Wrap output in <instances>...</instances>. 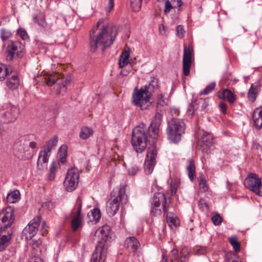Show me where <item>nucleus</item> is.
Here are the masks:
<instances>
[{"label":"nucleus","mask_w":262,"mask_h":262,"mask_svg":"<svg viewBox=\"0 0 262 262\" xmlns=\"http://www.w3.org/2000/svg\"><path fill=\"white\" fill-rule=\"evenodd\" d=\"M103 20L100 19L90 32V50L93 52H102L106 48L109 47L114 42L117 32L116 28L108 30V26L101 25Z\"/></svg>","instance_id":"nucleus-1"},{"label":"nucleus","mask_w":262,"mask_h":262,"mask_svg":"<svg viewBox=\"0 0 262 262\" xmlns=\"http://www.w3.org/2000/svg\"><path fill=\"white\" fill-rule=\"evenodd\" d=\"M125 185H121L112 192L111 199L107 202L106 206V211L110 216L116 214L120 204L124 205L126 203L128 198L125 194Z\"/></svg>","instance_id":"nucleus-2"},{"label":"nucleus","mask_w":262,"mask_h":262,"mask_svg":"<svg viewBox=\"0 0 262 262\" xmlns=\"http://www.w3.org/2000/svg\"><path fill=\"white\" fill-rule=\"evenodd\" d=\"M146 130V125L140 124L132 131V145L137 153L142 152L147 146Z\"/></svg>","instance_id":"nucleus-3"},{"label":"nucleus","mask_w":262,"mask_h":262,"mask_svg":"<svg viewBox=\"0 0 262 262\" xmlns=\"http://www.w3.org/2000/svg\"><path fill=\"white\" fill-rule=\"evenodd\" d=\"M185 125L183 120L173 118L168 122L167 134L168 139L174 143H178L184 133Z\"/></svg>","instance_id":"nucleus-4"},{"label":"nucleus","mask_w":262,"mask_h":262,"mask_svg":"<svg viewBox=\"0 0 262 262\" xmlns=\"http://www.w3.org/2000/svg\"><path fill=\"white\" fill-rule=\"evenodd\" d=\"M58 137L56 135L48 141L40 150L37 161V168L43 171L47 168V163L52 149L57 145Z\"/></svg>","instance_id":"nucleus-5"},{"label":"nucleus","mask_w":262,"mask_h":262,"mask_svg":"<svg viewBox=\"0 0 262 262\" xmlns=\"http://www.w3.org/2000/svg\"><path fill=\"white\" fill-rule=\"evenodd\" d=\"M132 97L134 104L142 110L147 109L151 103L147 85L142 86L139 89L135 88Z\"/></svg>","instance_id":"nucleus-6"},{"label":"nucleus","mask_w":262,"mask_h":262,"mask_svg":"<svg viewBox=\"0 0 262 262\" xmlns=\"http://www.w3.org/2000/svg\"><path fill=\"white\" fill-rule=\"evenodd\" d=\"M4 47L7 61H12L15 57H23L25 47L20 42L8 40L5 43Z\"/></svg>","instance_id":"nucleus-7"},{"label":"nucleus","mask_w":262,"mask_h":262,"mask_svg":"<svg viewBox=\"0 0 262 262\" xmlns=\"http://www.w3.org/2000/svg\"><path fill=\"white\" fill-rule=\"evenodd\" d=\"M61 79V83L59 84V88L57 90V93L63 95L67 91V85L69 83L71 80L67 78H64L62 75L59 73H56L48 75L47 77L45 78L46 84L49 86L53 85L58 80Z\"/></svg>","instance_id":"nucleus-8"},{"label":"nucleus","mask_w":262,"mask_h":262,"mask_svg":"<svg viewBox=\"0 0 262 262\" xmlns=\"http://www.w3.org/2000/svg\"><path fill=\"white\" fill-rule=\"evenodd\" d=\"M19 115V110L16 106L6 104L4 106L0 116L1 121L4 123H9L15 121Z\"/></svg>","instance_id":"nucleus-9"},{"label":"nucleus","mask_w":262,"mask_h":262,"mask_svg":"<svg viewBox=\"0 0 262 262\" xmlns=\"http://www.w3.org/2000/svg\"><path fill=\"white\" fill-rule=\"evenodd\" d=\"M79 173L78 170L74 167L68 170L63 182V185L68 191H72L77 187Z\"/></svg>","instance_id":"nucleus-10"},{"label":"nucleus","mask_w":262,"mask_h":262,"mask_svg":"<svg viewBox=\"0 0 262 262\" xmlns=\"http://www.w3.org/2000/svg\"><path fill=\"white\" fill-rule=\"evenodd\" d=\"M245 185L256 194L262 196V182L255 173H250L245 180Z\"/></svg>","instance_id":"nucleus-11"},{"label":"nucleus","mask_w":262,"mask_h":262,"mask_svg":"<svg viewBox=\"0 0 262 262\" xmlns=\"http://www.w3.org/2000/svg\"><path fill=\"white\" fill-rule=\"evenodd\" d=\"M162 204L163 210L165 213L167 211L169 207V202L167 201L165 195L162 193H158L155 196L154 203L152 205L151 213L154 215H160L161 213V209L158 208L160 207V204Z\"/></svg>","instance_id":"nucleus-12"},{"label":"nucleus","mask_w":262,"mask_h":262,"mask_svg":"<svg viewBox=\"0 0 262 262\" xmlns=\"http://www.w3.org/2000/svg\"><path fill=\"white\" fill-rule=\"evenodd\" d=\"M157 150L154 144L148 148L146 159L145 161V172L147 174H150L154 168L156 161Z\"/></svg>","instance_id":"nucleus-13"},{"label":"nucleus","mask_w":262,"mask_h":262,"mask_svg":"<svg viewBox=\"0 0 262 262\" xmlns=\"http://www.w3.org/2000/svg\"><path fill=\"white\" fill-rule=\"evenodd\" d=\"M193 53V50L192 47L190 45L187 47L184 45L183 58V73L185 76H188L189 74Z\"/></svg>","instance_id":"nucleus-14"},{"label":"nucleus","mask_w":262,"mask_h":262,"mask_svg":"<svg viewBox=\"0 0 262 262\" xmlns=\"http://www.w3.org/2000/svg\"><path fill=\"white\" fill-rule=\"evenodd\" d=\"M41 222V217L38 216L31 220L23 230V234L26 238L31 239L35 235Z\"/></svg>","instance_id":"nucleus-15"},{"label":"nucleus","mask_w":262,"mask_h":262,"mask_svg":"<svg viewBox=\"0 0 262 262\" xmlns=\"http://www.w3.org/2000/svg\"><path fill=\"white\" fill-rule=\"evenodd\" d=\"M82 206V199L78 196L75 208L73 210L71 213L72 217V226L74 230H76L79 227L81 223L82 216L81 215V209Z\"/></svg>","instance_id":"nucleus-16"},{"label":"nucleus","mask_w":262,"mask_h":262,"mask_svg":"<svg viewBox=\"0 0 262 262\" xmlns=\"http://www.w3.org/2000/svg\"><path fill=\"white\" fill-rule=\"evenodd\" d=\"M28 142L25 137L18 139L13 147V153L18 158L24 157L28 150Z\"/></svg>","instance_id":"nucleus-17"},{"label":"nucleus","mask_w":262,"mask_h":262,"mask_svg":"<svg viewBox=\"0 0 262 262\" xmlns=\"http://www.w3.org/2000/svg\"><path fill=\"white\" fill-rule=\"evenodd\" d=\"M0 217L5 228L10 226L14 219L13 209L11 207L7 208L0 213Z\"/></svg>","instance_id":"nucleus-18"},{"label":"nucleus","mask_w":262,"mask_h":262,"mask_svg":"<svg viewBox=\"0 0 262 262\" xmlns=\"http://www.w3.org/2000/svg\"><path fill=\"white\" fill-rule=\"evenodd\" d=\"M162 116L163 115L161 113H157L149 127V132H152L154 133V137H156L158 134L159 127L162 120Z\"/></svg>","instance_id":"nucleus-19"},{"label":"nucleus","mask_w":262,"mask_h":262,"mask_svg":"<svg viewBox=\"0 0 262 262\" xmlns=\"http://www.w3.org/2000/svg\"><path fill=\"white\" fill-rule=\"evenodd\" d=\"M96 234L105 242L110 241L113 237V233L111 231L110 226L107 225L99 228L96 231Z\"/></svg>","instance_id":"nucleus-20"},{"label":"nucleus","mask_w":262,"mask_h":262,"mask_svg":"<svg viewBox=\"0 0 262 262\" xmlns=\"http://www.w3.org/2000/svg\"><path fill=\"white\" fill-rule=\"evenodd\" d=\"M213 136L210 133L204 132L199 140V144L203 148L207 149L213 144Z\"/></svg>","instance_id":"nucleus-21"},{"label":"nucleus","mask_w":262,"mask_h":262,"mask_svg":"<svg viewBox=\"0 0 262 262\" xmlns=\"http://www.w3.org/2000/svg\"><path fill=\"white\" fill-rule=\"evenodd\" d=\"M183 2L182 0H167L165 3L164 12L169 13L172 9L178 8L179 11L182 10Z\"/></svg>","instance_id":"nucleus-22"},{"label":"nucleus","mask_w":262,"mask_h":262,"mask_svg":"<svg viewBox=\"0 0 262 262\" xmlns=\"http://www.w3.org/2000/svg\"><path fill=\"white\" fill-rule=\"evenodd\" d=\"M252 118L255 127L259 129L262 128V106L256 108L253 111Z\"/></svg>","instance_id":"nucleus-23"},{"label":"nucleus","mask_w":262,"mask_h":262,"mask_svg":"<svg viewBox=\"0 0 262 262\" xmlns=\"http://www.w3.org/2000/svg\"><path fill=\"white\" fill-rule=\"evenodd\" d=\"M218 97L223 100H227L230 104H233L236 99L235 95L229 89H224L219 92Z\"/></svg>","instance_id":"nucleus-24"},{"label":"nucleus","mask_w":262,"mask_h":262,"mask_svg":"<svg viewBox=\"0 0 262 262\" xmlns=\"http://www.w3.org/2000/svg\"><path fill=\"white\" fill-rule=\"evenodd\" d=\"M103 253L102 246H97L92 254L91 262H104Z\"/></svg>","instance_id":"nucleus-25"},{"label":"nucleus","mask_w":262,"mask_h":262,"mask_svg":"<svg viewBox=\"0 0 262 262\" xmlns=\"http://www.w3.org/2000/svg\"><path fill=\"white\" fill-rule=\"evenodd\" d=\"M165 213H166L167 223L171 228L179 226L180 221L176 214L171 211H169L168 209Z\"/></svg>","instance_id":"nucleus-26"},{"label":"nucleus","mask_w":262,"mask_h":262,"mask_svg":"<svg viewBox=\"0 0 262 262\" xmlns=\"http://www.w3.org/2000/svg\"><path fill=\"white\" fill-rule=\"evenodd\" d=\"M260 85L258 82L252 84L249 90L248 93V98L249 101L254 102L256 100L257 95L258 94Z\"/></svg>","instance_id":"nucleus-27"},{"label":"nucleus","mask_w":262,"mask_h":262,"mask_svg":"<svg viewBox=\"0 0 262 262\" xmlns=\"http://www.w3.org/2000/svg\"><path fill=\"white\" fill-rule=\"evenodd\" d=\"M186 170L189 179L192 181L195 176V167L194 160L190 158L187 160Z\"/></svg>","instance_id":"nucleus-28"},{"label":"nucleus","mask_w":262,"mask_h":262,"mask_svg":"<svg viewBox=\"0 0 262 262\" xmlns=\"http://www.w3.org/2000/svg\"><path fill=\"white\" fill-rule=\"evenodd\" d=\"M129 51L124 50L122 52L119 59V67L123 69L129 63Z\"/></svg>","instance_id":"nucleus-29"},{"label":"nucleus","mask_w":262,"mask_h":262,"mask_svg":"<svg viewBox=\"0 0 262 262\" xmlns=\"http://www.w3.org/2000/svg\"><path fill=\"white\" fill-rule=\"evenodd\" d=\"M58 163L57 161H53L50 165L49 172L47 174V179L49 181H53L55 178Z\"/></svg>","instance_id":"nucleus-30"},{"label":"nucleus","mask_w":262,"mask_h":262,"mask_svg":"<svg viewBox=\"0 0 262 262\" xmlns=\"http://www.w3.org/2000/svg\"><path fill=\"white\" fill-rule=\"evenodd\" d=\"M94 134L93 129L88 126H83L79 133V137L82 140H86L92 136Z\"/></svg>","instance_id":"nucleus-31"},{"label":"nucleus","mask_w":262,"mask_h":262,"mask_svg":"<svg viewBox=\"0 0 262 262\" xmlns=\"http://www.w3.org/2000/svg\"><path fill=\"white\" fill-rule=\"evenodd\" d=\"M33 19L35 23H36L39 26L42 28H45L47 26L45 15L41 12H39L36 16H34Z\"/></svg>","instance_id":"nucleus-32"},{"label":"nucleus","mask_w":262,"mask_h":262,"mask_svg":"<svg viewBox=\"0 0 262 262\" xmlns=\"http://www.w3.org/2000/svg\"><path fill=\"white\" fill-rule=\"evenodd\" d=\"M19 84V80L17 75H13L11 78H8L7 85L11 89H16Z\"/></svg>","instance_id":"nucleus-33"},{"label":"nucleus","mask_w":262,"mask_h":262,"mask_svg":"<svg viewBox=\"0 0 262 262\" xmlns=\"http://www.w3.org/2000/svg\"><path fill=\"white\" fill-rule=\"evenodd\" d=\"M19 191L18 190H15L8 194L7 201L9 203H15L19 200Z\"/></svg>","instance_id":"nucleus-34"},{"label":"nucleus","mask_w":262,"mask_h":262,"mask_svg":"<svg viewBox=\"0 0 262 262\" xmlns=\"http://www.w3.org/2000/svg\"><path fill=\"white\" fill-rule=\"evenodd\" d=\"M59 160L64 164L66 162V157L67 156V146L65 145H61L59 149L58 152Z\"/></svg>","instance_id":"nucleus-35"},{"label":"nucleus","mask_w":262,"mask_h":262,"mask_svg":"<svg viewBox=\"0 0 262 262\" xmlns=\"http://www.w3.org/2000/svg\"><path fill=\"white\" fill-rule=\"evenodd\" d=\"M168 100L163 94H161L158 97L157 102V107L162 111V110H165V107L167 106Z\"/></svg>","instance_id":"nucleus-36"},{"label":"nucleus","mask_w":262,"mask_h":262,"mask_svg":"<svg viewBox=\"0 0 262 262\" xmlns=\"http://www.w3.org/2000/svg\"><path fill=\"white\" fill-rule=\"evenodd\" d=\"M12 70L10 67H7L6 66L0 64V80H4L6 76L9 73H11Z\"/></svg>","instance_id":"nucleus-37"},{"label":"nucleus","mask_w":262,"mask_h":262,"mask_svg":"<svg viewBox=\"0 0 262 262\" xmlns=\"http://www.w3.org/2000/svg\"><path fill=\"white\" fill-rule=\"evenodd\" d=\"M199 186L200 190L202 192H206L208 189V186L207 185V181L203 174L200 176L198 179Z\"/></svg>","instance_id":"nucleus-38"},{"label":"nucleus","mask_w":262,"mask_h":262,"mask_svg":"<svg viewBox=\"0 0 262 262\" xmlns=\"http://www.w3.org/2000/svg\"><path fill=\"white\" fill-rule=\"evenodd\" d=\"M229 241L231 245L232 246L235 251L236 252H239L241 246L240 244L237 241V237L235 236H232L229 238Z\"/></svg>","instance_id":"nucleus-39"},{"label":"nucleus","mask_w":262,"mask_h":262,"mask_svg":"<svg viewBox=\"0 0 262 262\" xmlns=\"http://www.w3.org/2000/svg\"><path fill=\"white\" fill-rule=\"evenodd\" d=\"M9 237L7 235H3L0 237V251L4 250L8 246Z\"/></svg>","instance_id":"nucleus-40"},{"label":"nucleus","mask_w":262,"mask_h":262,"mask_svg":"<svg viewBox=\"0 0 262 262\" xmlns=\"http://www.w3.org/2000/svg\"><path fill=\"white\" fill-rule=\"evenodd\" d=\"M142 0H132V11L138 12L142 5Z\"/></svg>","instance_id":"nucleus-41"},{"label":"nucleus","mask_w":262,"mask_h":262,"mask_svg":"<svg viewBox=\"0 0 262 262\" xmlns=\"http://www.w3.org/2000/svg\"><path fill=\"white\" fill-rule=\"evenodd\" d=\"M215 83L211 82L209 84H208L205 89L200 93V95H207L210 93L215 88Z\"/></svg>","instance_id":"nucleus-42"},{"label":"nucleus","mask_w":262,"mask_h":262,"mask_svg":"<svg viewBox=\"0 0 262 262\" xmlns=\"http://www.w3.org/2000/svg\"><path fill=\"white\" fill-rule=\"evenodd\" d=\"M171 262H179V256L178 255V251L173 249L170 254Z\"/></svg>","instance_id":"nucleus-43"},{"label":"nucleus","mask_w":262,"mask_h":262,"mask_svg":"<svg viewBox=\"0 0 262 262\" xmlns=\"http://www.w3.org/2000/svg\"><path fill=\"white\" fill-rule=\"evenodd\" d=\"M91 215L93 220L97 222L101 217V212L99 209L95 208L91 211Z\"/></svg>","instance_id":"nucleus-44"},{"label":"nucleus","mask_w":262,"mask_h":262,"mask_svg":"<svg viewBox=\"0 0 262 262\" xmlns=\"http://www.w3.org/2000/svg\"><path fill=\"white\" fill-rule=\"evenodd\" d=\"M11 35V33L6 29H2L1 31V37L3 41L9 39Z\"/></svg>","instance_id":"nucleus-45"},{"label":"nucleus","mask_w":262,"mask_h":262,"mask_svg":"<svg viewBox=\"0 0 262 262\" xmlns=\"http://www.w3.org/2000/svg\"><path fill=\"white\" fill-rule=\"evenodd\" d=\"M177 35L180 38H182L185 34V31L182 25H179L176 29Z\"/></svg>","instance_id":"nucleus-46"},{"label":"nucleus","mask_w":262,"mask_h":262,"mask_svg":"<svg viewBox=\"0 0 262 262\" xmlns=\"http://www.w3.org/2000/svg\"><path fill=\"white\" fill-rule=\"evenodd\" d=\"M211 220L213 224L216 226L220 225L222 222V217L219 214L213 216Z\"/></svg>","instance_id":"nucleus-47"},{"label":"nucleus","mask_w":262,"mask_h":262,"mask_svg":"<svg viewBox=\"0 0 262 262\" xmlns=\"http://www.w3.org/2000/svg\"><path fill=\"white\" fill-rule=\"evenodd\" d=\"M17 34L20 36V37L25 40L28 38V34L26 31V30L22 28H19L17 30Z\"/></svg>","instance_id":"nucleus-48"},{"label":"nucleus","mask_w":262,"mask_h":262,"mask_svg":"<svg viewBox=\"0 0 262 262\" xmlns=\"http://www.w3.org/2000/svg\"><path fill=\"white\" fill-rule=\"evenodd\" d=\"M189 253L190 252L189 249L187 248H184L182 249L180 253V256L184 257V258L188 259Z\"/></svg>","instance_id":"nucleus-49"},{"label":"nucleus","mask_w":262,"mask_h":262,"mask_svg":"<svg viewBox=\"0 0 262 262\" xmlns=\"http://www.w3.org/2000/svg\"><path fill=\"white\" fill-rule=\"evenodd\" d=\"M151 87L153 89H157L158 87V79L154 78L149 83V85L147 86V90L149 89Z\"/></svg>","instance_id":"nucleus-50"},{"label":"nucleus","mask_w":262,"mask_h":262,"mask_svg":"<svg viewBox=\"0 0 262 262\" xmlns=\"http://www.w3.org/2000/svg\"><path fill=\"white\" fill-rule=\"evenodd\" d=\"M114 0H108V4L105 8V10L107 12H110L114 7Z\"/></svg>","instance_id":"nucleus-51"},{"label":"nucleus","mask_w":262,"mask_h":262,"mask_svg":"<svg viewBox=\"0 0 262 262\" xmlns=\"http://www.w3.org/2000/svg\"><path fill=\"white\" fill-rule=\"evenodd\" d=\"M132 248H134L135 250H137V249L140 246V244L138 241L134 237H132Z\"/></svg>","instance_id":"nucleus-52"},{"label":"nucleus","mask_w":262,"mask_h":262,"mask_svg":"<svg viewBox=\"0 0 262 262\" xmlns=\"http://www.w3.org/2000/svg\"><path fill=\"white\" fill-rule=\"evenodd\" d=\"M207 251V249L205 247L201 248L199 249L195 253V255H204L206 254Z\"/></svg>","instance_id":"nucleus-53"},{"label":"nucleus","mask_w":262,"mask_h":262,"mask_svg":"<svg viewBox=\"0 0 262 262\" xmlns=\"http://www.w3.org/2000/svg\"><path fill=\"white\" fill-rule=\"evenodd\" d=\"M220 108L221 111L224 113L225 114L227 110V105L225 103L222 102L219 104Z\"/></svg>","instance_id":"nucleus-54"},{"label":"nucleus","mask_w":262,"mask_h":262,"mask_svg":"<svg viewBox=\"0 0 262 262\" xmlns=\"http://www.w3.org/2000/svg\"><path fill=\"white\" fill-rule=\"evenodd\" d=\"M131 245V236L127 237L124 242V246L129 248Z\"/></svg>","instance_id":"nucleus-55"},{"label":"nucleus","mask_w":262,"mask_h":262,"mask_svg":"<svg viewBox=\"0 0 262 262\" xmlns=\"http://www.w3.org/2000/svg\"><path fill=\"white\" fill-rule=\"evenodd\" d=\"M41 241L40 239H38L35 241H33V248H35L36 247H39L41 244Z\"/></svg>","instance_id":"nucleus-56"},{"label":"nucleus","mask_w":262,"mask_h":262,"mask_svg":"<svg viewBox=\"0 0 262 262\" xmlns=\"http://www.w3.org/2000/svg\"><path fill=\"white\" fill-rule=\"evenodd\" d=\"M188 113L191 115H192L194 114L193 105L192 104H190L188 110Z\"/></svg>","instance_id":"nucleus-57"},{"label":"nucleus","mask_w":262,"mask_h":262,"mask_svg":"<svg viewBox=\"0 0 262 262\" xmlns=\"http://www.w3.org/2000/svg\"><path fill=\"white\" fill-rule=\"evenodd\" d=\"M29 146L32 148L33 149H36L37 148V144L35 142H30L29 143Z\"/></svg>","instance_id":"nucleus-58"},{"label":"nucleus","mask_w":262,"mask_h":262,"mask_svg":"<svg viewBox=\"0 0 262 262\" xmlns=\"http://www.w3.org/2000/svg\"><path fill=\"white\" fill-rule=\"evenodd\" d=\"M139 170V166H136L132 168V175L135 174Z\"/></svg>","instance_id":"nucleus-59"},{"label":"nucleus","mask_w":262,"mask_h":262,"mask_svg":"<svg viewBox=\"0 0 262 262\" xmlns=\"http://www.w3.org/2000/svg\"><path fill=\"white\" fill-rule=\"evenodd\" d=\"M159 29L161 33H162V31H164L165 30V27L163 24H160L159 25Z\"/></svg>","instance_id":"nucleus-60"},{"label":"nucleus","mask_w":262,"mask_h":262,"mask_svg":"<svg viewBox=\"0 0 262 262\" xmlns=\"http://www.w3.org/2000/svg\"><path fill=\"white\" fill-rule=\"evenodd\" d=\"M188 260V259L184 258V257H182L181 256L179 258L180 262H187Z\"/></svg>","instance_id":"nucleus-61"},{"label":"nucleus","mask_w":262,"mask_h":262,"mask_svg":"<svg viewBox=\"0 0 262 262\" xmlns=\"http://www.w3.org/2000/svg\"><path fill=\"white\" fill-rule=\"evenodd\" d=\"M129 73L128 72L125 71L124 70H121L120 74L122 75L126 76Z\"/></svg>","instance_id":"nucleus-62"},{"label":"nucleus","mask_w":262,"mask_h":262,"mask_svg":"<svg viewBox=\"0 0 262 262\" xmlns=\"http://www.w3.org/2000/svg\"><path fill=\"white\" fill-rule=\"evenodd\" d=\"M171 192L172 194H176L177 192V189L175 188H171Z\"/></svg>","instance_id":"nucleus-63"},{"label":"nucleus","mask_w":262,"mask_h":262,"mask_svg":"<svg viewBox=\"0 0 262 262\" xmlns=\"http://www.w3.org/2000/svg\"><path fill=\"white\" fill-rule=\"evenodd\" d=\"M46 226V222H43V223H42V228L43 229H45V231H46V229L45 228Z\"/></svg>","instance_id":"nucleus-64"}]
</instances>
